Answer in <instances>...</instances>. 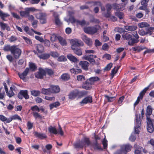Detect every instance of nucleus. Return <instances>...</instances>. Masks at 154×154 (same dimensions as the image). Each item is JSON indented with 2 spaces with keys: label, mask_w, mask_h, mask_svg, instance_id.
<instances>
[{
  "label": "nucleus",
  "mask_w": 154,
  "mask_h": 154,
  "mask_svg": "<svg viewBox=\"0 0 154 154\" xmlns=\"http://www.w3.org/2000/svg\"><path fill=\"white\" fill-rule=\"evenodd\" d=\"M70 42L72 45L71 48L74 52L78 56L82 55V53L81 50L76 48V47L82 46L83 45V42L78 39H71Z\"/></svg>",
  "instance_id": "1"
},
{
  "label": "nucleus",
  "mask_w": 154,
  "mask_h": 154,
  "mask_svg": "<svg viewBox=\"0 0 154 154\" xmlns=\"http://www.w3.org/2000/svg\"><path fill=\"white\" fill-rule=\"evenodd\" d=\"M144 110L143 109L141 112V115L140 114H136L135 118L134 131L136 134H139V130L140 129L141 123L140 119H142L143 116L144 114Z\"/></svg>",
  "instance_id": "2"
},
{
  "label": "nucleus",
  "mask_w": 154,
  "mask_h": 154,
  "mask_svg": "<svg viewBox=\"0 0 154 154\" xmlns=\"http://www.w3.org/2000/svg\"><path fill=\"white\" fill-rule=\"evenodd\" d=\"M99 78L97 77H92L87 79L85 82V84L83 85V87L86 90L90 89L91 86V85L96 81L99 80Z\"/></svg>",
  "instance_id": "3"
},
{
  "label": "nucleus",
  "mask_w": 154,
  "mask_h": 154,
  "mask_svg": "<svg viewBox=\"0 0 154 154\" xmlns=\"http://www.w3.org/2000/svg\"><path fill=\"white\" fill-rule=\"evenodd\" d=\"M100 27V26L97 25H95L94 26H89L85 28L84 31L86 33L93 34L97 32Z\"/></svg>",
  "instance_id": "4"
},
{
  "label": "nucleus",
  "mask_w": 154,
  "mask_h": 154,
  "mask_svg": "<svg viewBox=\"0 0 154 154\" xmlns=\"http://www.w3.org/2000/svg\"><path fill=\"white\" fill-rule=\"evenodd\" d=\"M47 14L46 13L40 12L35 14V17L39 20L41 23L44 24L47 22Z\"/></svg>",
  "instance_id": "5"
},
{
  "label": "nucleus",
  "mask_w": 154,
  "mask_h": 154,
  "mask_svg": "<svg viewBox=\"0 0 154 154\" xmlns=\"http://www.w3.org/2000/svg\"><path fill=\"white\" fill-rule=\"evenodd\" d=\"M21 50L18 48L17 46L14 45L11 53L15 59H18L21 55Z\"/></svg>",
  "instance_id": "6"
},
{
  "label": "nucleus",
  "mask_w": 154,
  "mask_h": 154,
  "mask_svg": "<svg viewBox=\"0 0 154 154\" xmlns=\"http://www.w3.org/2000/svg\"><path fill=\"white\" fill-rule=\"evenodd\" d=\"M151 84H150L147 87L144 89L140 93L139 96L137 98V100L134 104V106H135L139 103L140 100L142 99L143 96L147 91L149 89V87L150 86Z\"/></svg>",
  "instance_id": "7"
},
{
  "label": "nucleus",
  "mask_w": 154,
  "mask_h": 154,
  "mask_svg": "<svg viewBox=\"0 0 154 154\" xmlns=\"http://www.w3.org/2000/svg\"><path fill=\"white\" fill-rule=\"evenodd\" d=\"M151 84H150L147 87L144 89L140 93L139 96L137 98V100L134 104V106H135L139 103L140 100L142 99L143 96L147 91L149 89V87L150 86Z\"/></svg>",
  "instance_id": "8"
},
{
  "label": "nucleus",
  "mask_w": 154,
  "mask_h": 154,
  "mask_svg": "<svg viewBox=\"0 0 154 154\" xmlns=\"http://www.w3.org/2000/svg\"><path fill=\"white\" fill-rule=\"evenodd\" d=\"M45 75V71L42 68H39L38 71L35 73V76L38 79H42Z\"/></svg>",
  "instance_id": "9"
},
{
  "label": "nucleus",
  "mask_w": 154,
  "mask_h": 154,
  "mask_svg": "<svg viewBox=\"0 0 154 154\" xmlns=\"http://www.w3.org/2000/svg\"><path fill=\"white\" fill-rule=\"evenodd\" d=\"M27 93V90H21L18 94V97L21 99H22L23 97L26 99H28L29 96Z\"/></svg>",
  "instance_id": "10"
},
{
  "label": "nucleus",
  "mask_w": 154,
  "mask_h": 154,
  "mask_svg": "<svg viewBox=\"0 0 154 154\" xmlns=\"http://www.w3.org/2000/svg\"><path fill=\"white\" fill-rule=\"evenodd\" d=\"M29 69L26 68L23 72L18 73V75L20 78L22 79L24 81H26V77L29 73Z\"/></svg>",
  "instance_id": "11"
},
{
  "label": "nucleus",
  "mask_w": 154,
  "mask_h": 154,
  "mask_svg": "<svg viewBox=\"0 0 154 154\" xmlns=\"http://www.w3.org/2000/svg\"><path fill=\"white\" fill-rule=\"evenodd\" d=\"M79 65L81 66L82 68L84 70L87 71L88 69V67L90 64L87 61H82L79 63Z\"/></svg>",
  "instance_id": "12"
},
{
  "label": "nucleus",
  "mask_w": 154,
  "mask_h": 154,
  "mask_svg": "<svg viewBox=\"0 0 154 154\" xmlns=\"http://www.w3.org/2000/svg\"><path fill=\"white\" fill-rule=\"evenodd\" d=\"M120 147L122 149H123L125 152H126V154H127V152L130 151L131 149L132 148V146L129 144L121 145Z\"/></svg>",
  "instance_id": "13"
},
{
  "label": "nucleus",
  "mask_w": 154,
  "mask_h": 154,
  "mask_svg": "<svg viewBox=\"0 0 154 154\" xmlns=\"http://www.w3.org/2000/svg\"><path fill=\"white\" fill-rule=\"evenodd\" d=\"M81 143L84 144V147H86L87 146H88L91 143L90 142L88 138L85 137L81 141Z\"/></svg>",
  "instance_id": "14"
},
{
  "label": "nucleus",
  "mask_w": 154,
  "mask_h": 154,
  "mask_svg": "<svg viewBox=\"0 0 154 154\" xmlns=\"http://www.w3.org/2000/svg\"><path fill=\"white\" fill-rule=\"evenodd\" d=\"M77 90H75L71 91L69 94L68 96L69 99L73 100L77 96Z\"/></svg>",
  "instance_id": "15"
},
{
  "label": "nucleus",
  "mask_w": 154,
  "mask_h": 154,
  "mask_svg": "<svg viewBox=\"0 0 154 154\" xmlns=\"http://www.w3.org/2000/svg\"><path fill=\"white\" fill-rule=\"evenodd\" d=\"M67 57L70 61H72L74 63H77L79 61L78 59L71 54H69L67 56Z\"/></svg>",
  "instance_id": "16"
},
{
  "label": "nucleus",
  "mask_w": 154,
  "mask_h": 154,
  "mask_svg": "<svg viewBox=\"0 0 154 154\" xmlns=\"http://www.w3.org/2000/svg\"><path fill=\"white\" fill-rule=\"evenodd\" d=\"M20 14L21 16L22 17H27L29 14V12L28 11L27 8L25 9V11H22L20 12Z\"/></svg>",
  "instance_id": "17"
},
{
  "label": "nucleus",
  "mask_w": 154,
  "mask_h": 154,
  "mask_svg": "<svg viewBox=\"0 0 154 154\" xmlns=\"http://www.w3.org/2000/svg\"><path fill=\"white\" fill-rule=\"evenodd\" d=\"M0 25L2 29L3 30L6 29L8 31H9L10 30V28L8 24L4 23L2 22H0Z\"/></svg>",
  "instance_id": "18"
},
{
  "label": "nucleus",
  "mask_w": 154,
  "mask_h": 154,
  "mask_svg": "<svg viewBox=\"0 0 154 154\" xmlns=\"http://www.w3.org/2000/svg\"><path fill=\"white\" fill-rule=\"evenodd\" d=\"M34 133V135L35 136L40 139H42L47 137L46 135L43 133H40L37 132H35Z\"/></svg>",
  "instance_id": "19"
},
{
  "label": "nucleus",
  "mask_w": 154,
  "mask_h": 154,
  "mask_svg": "<svg viewBox=\"0 0 154 154\" xmlns=\"http://www.w3.org/2000/svg\"><path fill=\"white\" fill-rule=\"evenodd\" d=\"M17 119L21 121V118L18 115H15L13 116H12L11 117L9 118H8V122H10L12 120H15Z\"/></svg>",
  "instance_id": "20"
},
{
  "label": "nucleus",
  "mask_w": 154,
  "mask_h": 154,
  "mask_svg": "<svg viewBox=\"0 0 154 154\" xmlns=\"http://www.w3.org/2000/svg\"><path fill=\"white\" fill-rule=\"evenodd\" d=\"M52 93H57L60 91V88L57 86L52 85L50 87Z\"/></svg>",
  "instance_id": "21"
},
{
  "label": "nucleus",
  "mask_w": 154,
  "mask_h": 154,
  "mask_svg": "<svg viewBox=\"0 0 154 154\" xmlns=\"http://www.w3.org/2000/svg\"><path fill=\"white\" fill-rule=\"evenodd\" d=\"M92 102V97L91 96H88L85 98L82 101L81 103L86 104L89 103H91Z\"/></svg>",
  "instance_id": "22"
},
{
  "label": "nucleus",
  "mask_w": 154,
  "mask_h": 154,
  "mask_svg": "<svg viewBox=\"0 0 154 154\" xmlns=\"http://www.w3.org/2000/svg\"><path fill=\"white\" fill-rule=\"evenodd\" d=\"M42 93L45 95H50L52 93L50 88L45 89L43 88L42 90Z\"/></svg>",
  "instance_id": "23"
},
{
  "label": "nucleus",
  "mask_w": 154,
  "mask_h": 154,
  "mask_svg": "<svg viewBox=\"0 0 154 154\" xmlns=\"http://www.w3.org/2000/svg\"><path fill=\"white\" fill-rule=\"evenodd\" d=\"M152 112V109L151 106L149 105L147 106L146 113V117H149V116L151 115Z\"/></svg>",
  "instance_id": "24"
},
{
  "label": "nucleus",
  "mask_w": 154,
  "mask_h": 154,
  "mask_svg": "<svg viewBox=\"0 0 154 154\" xmlns=\"http://www.w3.org/2000/svg\"><path fill=\"white\" fill-rule=\"evenodd\" d=\"M125 29L131 31L135 30L137 29V27L135 26H125Z\"/></svg>",
  "instance_id": "25"
},
{
  "label": "nucleus",
  "mask_w": 154,
  "mask_h": 154,
  "mask_svg": "<svg viewBox=\"0 0 154 154\" xmlns=\"http://www.w3.org/2000/svg\"><path fill=\"white\" fill-rule=\"evenodd\" d=\"M77 96L79 98H80L84 96L87 94L88 92L87 91H79L77 90Z\"/></svg>",
  "instance_id": "26"
},
{
  "label": "nucleus",
  "mask_w": 154,
  "mask_h": 154,
  "mask_svg": "<svg viewBox=\"0 0 154 154\" xmlns=\"http://www.w3.org/2000/svg\"><path fill=\"white\" fill-rule=\"evenodd\" d=\"M10 16L9 14L8 13H4L3 11L0 10V17L3 20H5V18Z\"/></svg>",
  "instance_id": "27"
},
{
  "label": "nucleus",
  "mask_w": 154,
  "mask_h": 154,
  "mask_svg": "<svg viewBox=\"0 0 154 154\" xmlns=\"http://www.w3.org/2000/svg\"><path fill=\"white\" fill-rule=\"evenodd\" d=\"M48 130L51 133H53L55 134H57L58 132L55 127H53L52 126H50L48 128Z\"/></svg>",
  "instance_id": "28"
},
{
  "label": "nucleus",
  "mask_w": 154,
  "mask_h": 154,
  "mask_svg": "<svg viewBox=\"0 0 154 154\" xmlns=\"http://www.w3.org/2000/svg\"><path fill=\"white\" fill-rule=\"evenodd\" d=\"M82 70L80 69L72 68L70 69V72L74 74H77L81 73Z\"/></svg>",
  "instance_id": "29"
},
{
  "label": "nucleus",
  "mask_w": 154,
  "mask_h": 154,
  "mask_svg": "<svg viewBox=\"0 0 154 154\" xmlns=\"http://www.w3.org/2000/svg\"><path fill=\"white\" fill-rule=\"evenodd\" d=\"M55 23L58 26H60L62 24V23L60 21L59 17L58 16H56L54 17Z\"/></svg>",
  "instance_id": "30"
},
{
  "label": "nucleus",
  "mask_w": 154,
  "mask_h": 154,
  "mask_svg": "<svg viewBox=\"0 0 154 154\" xmlns=\"http://www.w3.org/2000/svg\"><path fill=\"white\" fill-rule=\"evenodd\" d=\"M132 49L134 51H137L138 52H139L142 50L146 49V48L145 47H140L139 46H137L133 48Z\"/></svg>",
  "instance_id": "31"
},
{
  "label": "nucleus",
  "mask_w": 154,
  "mask_h": 154,
  "mask_svg": "<svg viewBox=\"0 0 154 154\" xmlns=\"http://www.w3.org/2000/svg\"><path fill=\"white\" fill-rule=\"evenodd\" d=\"M147 33L149 35H153L154 37V27H149L147 29Z\"/></svg>",
  "instance_id": "32"
},
{
  "label": "nucleus",
  "mask_w": 154,
  "mask_h": 154,
  "mask_svg": "<svg viewBox=\"0 0 154 154\" xmlns=\"http://www.w3.org/2000/svg\"><path fill=\"white\" fill-rule=\"evenodd\" d=\"M128 43L130 45H133L134 44L137 43L139 42L138 39H128Z\"/></svg>",
  "instance_id": "33"
},
{
  "label": "nucleus",
  "mask_w": 154,
  "mask_h": 154,
  "mask_svg": "<svg viewBox=\"0 0 154 154\" xmlns=\"http://www.w3.org/2000/svg\"><path fill=\"white\" fill-rule=\"evenodd\" d=\"M60 105V103L58 102H56L50 105L49 106L51 109H52L54 108H56L59 106Z\"/></svg>",
  "instance_id": "34"
},
{
  "label": "nucleus",
  "mask_w": 154,
  "mask_h": 154,
  "mask_svg": "<svg viewBox=\"0 0 154 154\" xmlns=\"http://www.w3.org/2000/svg\"><path fill=\"white\" fill-rule=\"evenodd\" d=\"M40 42H43L45 45L48 46H50V42L49 40L47 39H37Z\"/></svg>",
  "instance_id": "35"
},
{
  "label": "nucleus",
  "mask_w": 154,
  "mask_h": 154,
  "mask_svg": "<svg viewBox=\"0 0 154 154\" xmlns=\"http://www.w3.org/2000/svg\"><path fill=\"white\" fill-rule=\"evenodd\" d=\"M50 56V55L48 54H44L38 55V57L44 60L48 58Z\"/></svg>",
  "instance_id": "36"
},
{
  "label": "nucleus",
  "mask_w": 154,
  "mask_h": 154,
  "mask_svg": "<svg viewBox=\"0 0 154 154\" xmlns=\"http://www.w3.org/2000/svg\"><path fill=\"white\" fill-rule=\"evenodd\" d=\"M115 15L120 19H123L124 16V14L123 12L118 11L115 13Z\"/></svg>",
  "instance_id": "37"
},
{
  "label": "nucleus",
  "mask_w": 154,
  "mask_h": 154,
  "mask_svg": "<svg viewBox=\"0 0 154 154\" xmlns=\"http://www.w3.org/2000/svg\"><path fill=\"white\" fill-rule=\"evenodd\" d=\"M136 148L135 146H134V148L135 149ZM142 150H143V149L139 146L136 149H135L134 153L135 154H141V151Z\"/></svg>",
  "instance_id": "38"
},
{
  "label": "nucleus",
  "mask_w": 154,
  "mask_h": 154,
  "mask_svg": "<svg viewBox=\"0 0 154 154\" xmlns=\"http://www.w3.org/2000/svg\"><path fill=\"white\" fill-rule=\"evenodd\" d=\"M14 46V45L12 46H10V45H6L4 48V50L5 51H10L11 52V51H12Z\"/></svg>",
  "instance_id": "39"
},
{
  "label": "nucleus",
  "mask_w": 154,
  "mask_h": 154,
  "mask_svg": "<svg viewBox=\"0 0 154 154\" xmlns=\"http://www.w3.org/2000/svg\"><path fill=\"white\" fill-rule=\"evenodd\" d=\"M146 122L147 126L153 125L154 121L151 119L149 117H146Z\"/></svg>",
  "instance_id": "40"
},
{
  "label": "nucleus",
  "mask_w": 154,
  "mask_h": 154,
  "mask_svg": "<svg viewBox=\"0 0 154 154\" xmlns=\"http://www.w3.org/2000/svg\"><path fill=\"white\" fill-rule=\"evenodd\" d=\"M122 37L123 38H133L132 35L128 33H126L125 32L123 33Z\"/></svg>",
  "instance_id": "41"
},
{
  "label": "nucleus",
  "mask_w": 154,
  "mask_h": 154,
  "mask_svg": "<svg viewBox=\"0 0 154 154\" xmlns=\"http://www.w3.org/2000/svg\"><path fill=\"white\" fill-rule=\"evenodd\" d=\"M138 26L140 28H143L147 27L149 26V24L145 22H142L139 23L138 24Z\"/></svg>",
  "instance_id": "42"
},
{
  "label": "nucleus",
  "mask_w": 154,
  "mask_h": 154,
  "mask_svg": "<svg viewBox=\"0 0 154 154\" xmlns=\"http://www.w3.org/2000/svg\"><path fill=\"white\" fill-rule=\"evenodd\" d=\"M84 144L81 143V141L79 143H75L73 144V146L75 148H82L84 147Z\"/></svg>",
  "instance_id": "43"
},
{
  "label": "nucleus",
  "mask_w": 154,
  "mask_h": 154,
  "mask_svg": "<svg viewBox=\"0 0 154 154\" xmlns=\"http://www.w3.org/2000/svg\"><path fill=\"white\" fill-rule=\"evenodd\" d=\"M61 78L64 80H67L70 79V76L68 74L64 73L61 75Z\"/></svg>",
  "instance_id": "44"
},
{
  "label": "nucleus",
  "mask_w": 154,
  "mask_h": 154,
  "mask_svg": "<svg viewBox=\"0 0 154 154\" xmlns=\"http://www.w3.org/2000/svg\"><path fill=\"white\" fill-rule=\"evenodd\" d=\"M37 50L39 53H42L44 51V47L40 45H38L37 46Z\"/></svg>",
  "instance_id": "45"
},
{
  "label": "nucleus",
  "mask_w": 154,
  "mask_h": 154,
  "mask_svg": "<svg viewBox=\"0 0 154 154\" xmlns=\"http://www.w3.org/2000/svg\"><path fill=\"white\" fill-rule=\"evenodd\" d=\"M29 66L30 68L32 71H35L37 69L36 65L34 63H29Z\"/></svg>",
  "instance_id": "46"
},
{
  "label": "nucleus",
  "mask_w": 154,
  "mask_h": 154,
  "mask_svg": "<svg viewBox=\"0 0 154 154\" xmlns=\"http://www.w3.org/2000/svg\"><path fill=\"white\" fill-rule=\"evenodd\" d=\"M86 24L85 20H82L81 21L77 20V25H80L82 26H84Z\"/></svg>",
  "instance_id": "47"
},
{
  "label": "nucleus",
  "mask_w": 154,
  "mask_h": 154,
  "mask_svg": "<svg viewBox=\"0 0 154 154\" xmlns=\"http://www.w3.org/2000/svg\"><path fill=\"white\" fill-rule=\"evenodd\" d=\"M31 93L32 95L36 97L39 95L40 92L38 91L33 90L31 91Z\"/></svg>",
  "instance_id": "48"
},
{
  "label": "nucleus",
  "mask_w": 154,
  "mask_h": 154,
  "mask_svg": "<svg viewBox=\"0 0 154 154\" xmlns=\"http://www.w3.org/2000/svg\"><path fill=\"white\" fill-rule=\"evenodd\" d=\"M94 147L95 149L102 150V149L101 146H100L99 144L97 143V141L94 145Z\"/></svg>",
  "instance_id": "49"
},
{
  "label": "nucleus",
  "mask_w": 154,
  "mask_h": 154,
  "mask_svg": "<svg viewBox=\"0 0 154 154\" xmlns=\"http://www.w3.org/2000/svg\"><path fill=\"white\" fill-rule=\"evenodd\" d=\"M147 129L148 132L152 133L154 131V127L153 125L147 126Z\"/></svg>",
  "instance_id": "50"
},
{
  "label": "nucleus",
  "mask_w": 154,
  "mask_h": 154,
  "mask_svg": "<svg viewBox=\"0 0 154 154\" xmlns=\"http://www.w3.org/2000/svg\"><path fill=\"white\" fill-rule=\"evenodd\" d=\"M32 114L33 116L35 119H41L42 118L41 115L36 112H33Z\"/></svg>",
  "instance_id": "51"
},
{
  "label": "nucleus",
  "mask_w": 154,
  "mask_h": 154,
  "mask_svg": "<svg viewBox=\"0 0 154 154\" xmlns=\"http://www.w3.org/2000/svg\"><path fill=\"white\" fill-rule=\"evenodd\" d=\"M67 60L66 57L64 56H61L57 59V60L60 62L65 61Z\"/></svg>",
  "instance_id": "52"
},
{
  "label": "nucleus",
  "mask_w": 154,
  "mask_h": 154,
  "mask_svg": "<svg viewBox=\"0 0 154 154\" xmlns=\"http://www.w3.org/2000/svg\"><path fill=\"white\" fill-rule=\"evenodd\" d=\"M69 20L72 23H77V20L75 19V17L73 16H70L69 18Z\"/></svg>",
  "instance_id": "53"
},
{
  "label": "nucleus",
  "mask_w": 154,
  "mask_h": 154,
  "mask_svg": "<svg viewBox=\"0 0 154 154\" xmlns=\"http://www.w3.org/2000/svg\"><path fill=\"white\" fill-rule=\"evenodd\" d=\"M107 140L106 139V137H105L102 141L104 148L105 149H106L107 146Z\"/></svg>",
  "instance_id": "54"
},
{
  "label": "nucleus",
  "mask_w": 154,
  "mask_h": 154,
  "mask_svg": "<svg viewBox=\"0 0 154 154\" xmlns=\"http://www.w3.org/2000/svg\"><path fill=\"white\" fill-rule=\"evenodd\" d=\"M139 33L140 35L143 36L148 34L147 33V29L146 30V32L143 29H141L139 30Z\"/></svg>",
  "instance_id": "55"
},
{
  "label": "nucleus",
  "mask_w": 154,
  "mask_h": 154,
  "mask_svg": "<svg viewBox=\"0 0 154 154\" xmlns=\"http://www.w3.org/2000/svg\"><path fill=\"white\" fill-rule=\"evenodd\" d=\"M59 42L61 45L63 46L66 45L67 42L65 39H58Z\"/></svg>",
  "instance_id": "56"
},
{
  "label": "nucleus",
  "mask_w": 154,
  "mask_h": 154,
  "mask_svg": "<svg viewBox=\"0 0 154 154\" xmlns=\"http://www.w3.org/2000/svg\"><path fill=\"white\" fill-rule=\"evenodd\" d=\"M119 68V67L116 68V67H115L111 71V75L112 78L113 77L114 75L117 72Z\"/></svg>",
  "instance_id": "57"
},
{
  "label": "nucleus",
  "mask_w": 154,
  "mask_h": 154,
  "mask_svg": "<svg viewBox=\"0 0 154 154\" xmlns=\"http://www.w3.org/2000/svg\"><path fill=\"white\" fill-rule=\"evenodd\" d=\"M27 8L28 10V11L29 12V13L30 11L33 12L40 11V10L36 9L34 7Z\"/></svg>",
  "instance_id": "58"
},
{
  "label": "nucleus",
  "mask_w": 154,
  "mask_h": 154,
  "mask_svg": "<svg viewBox=\"0 0 154 154\" xmlns=\"http://www.w3.org/2000/svg\"><path fill=\"white\" fill-rule=\"evenodd\" d=\"M8 118H7L6 117L3 115H0V119L3 122H6V123H8L7 122L8 119Z\"/></svg>",
  "instance_id": "59"
},
{
  "label": "nucleus",
  "mask_w": 154,
  "mask_h": 154,
  "mask_svg": "<svg viewBox=\"0 0 154 154\" xmlns=\"http://www.w3.org/2000/svg\"><path fill=\"white\" fill-rule=\"evenodd\" d=\"M125 152L124 151L123 149H122L120 147V149L115 152L114 154H126Z\"/></svg>",
  "instance_id": "60"
},
{
  "label": "nucleus",
  "mask_w": 154,
  "mask_h": 154,
  "mask_svg": "<svg viewBox=\"0 0 154 154\" xmlns=\"http://www.w3.org/2000/svg\"><path fill=\"white\" fill-rule=\"evenodd\" d=\"M84 41L88 46H91L92 44V42L91 39H84Z\"/></svg>",
  "instance_id": "61"
},
{
  "label": "nucleus",
  "mask_w": 154,
  "mask_h": 154,
  "mask_svg": "<svg viewBox=\"0 0 154 154\" xmlns=\"http://www.w3.org/2000/svg\"><path fill=\"white\" fill-rule=\"evenodd\" d=\"M112 63H110L106 66L104 68L105 70H109L112 67Z\"/></svg>",
  "instance_id": "62"
},
{
  "label": "nucleus",
  "mask_w": 154,
  "mask_h": 154,
  "mask_svg": "<svg viewBox=\"0 0 154 154\" xmlns=\"http://www.w3.org/2000/svg\"><path fill=\"white\" fill-rule=\"evenodd\" d=\"M136 137L135 134H132L129 137L130 140L131 141H134L136 140Z\"/></svg>",
  "instance_id": "63"
},
{
  "label": "nucleus",
  "mask_w": 154,
  "mask_h": 154,
  "mask_svg": "<svg viewBox=\"0 0 154 154\" xmlns=\"http://www.w3.org/2000/svg\"><path fill=\"white\" fill-rule=\"evenodd\" d=\"M6 94L9 97H11L14 95V93L13 91L11 90L8 91V92H7V93H6Z\"/></svg>",
  "instance_id": "64"
}]
</instances>
